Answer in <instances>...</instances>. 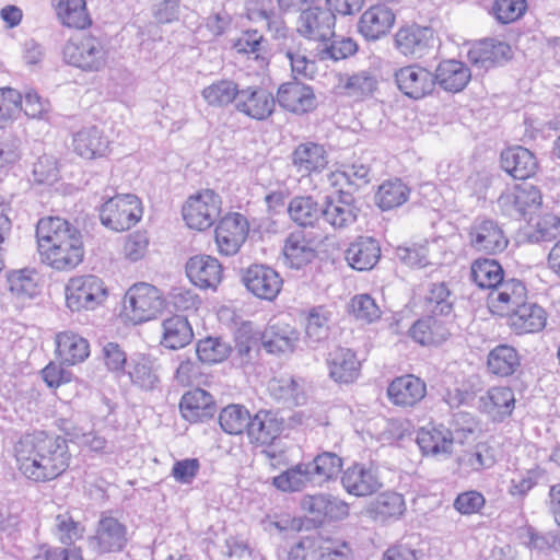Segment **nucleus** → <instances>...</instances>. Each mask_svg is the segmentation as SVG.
I'll use <instances>...</instances> for the list:
<instances>
[{"label":"nucleus","mask_w":560,"mask_h":560,"mask_svg":"<svg viewBox=\"0 0 560 560\" xmlns=\"http://www.w3.org/2000/svg\"><path fill=\"white\" fill-rule=\"evenodd\" d=\"M15 457L21 474L35 482L55 480L70 466L68 440L59 434L34 431L20 438Z\"/></svg>","instance_id":"1"},{"label":"nucleus","mask_w":560,"mask_h":560,"mask_svg":"<svg viewBox=\"0 0 560 560\" xmlns=\"http://www.w3.org/2000/svg\"><path fill=\"white\" fill-rule=\"evenodd\" d=\"M42 261L57 270L75 268L84 256L81 232L59 217L42 218L36 225Z\"/></svg>","instance_id":"2"},{"label":"nucleus","mask_w":560,"mask_h":560,"mask_svg":"<svg viewBox=\"0 0 560 560\" xmlns=\"http://www.w3.org/2000/svg\"><path fill=\"white\" fill-rule=\"evenodd\" d=\"M342 458L332 452H322L312 462L299 463L273 477L272 485L284 492L301 491L307 486H322L340 474Z\"/></svg>","instance_id":"3"},{"label":"nucleus","mask_w":560,"mask_h":560,"mask_svg":"<svg viewBox=\"0 0 560 560\" xmlns=\"http://www.w3.org/2000/svg\"><path fill=\"white\" fill-rule=\"evenodd\" d=\"M66 304L71 312L93 311L108 295L104 281L95 275L75 276L65 288Z\"/></svg>","instance_id":"4"},{"label":"nucleus","mask_w":560,"mask_h":560,"mask_svg":"<svg viewBox=\"0 0 560 560\" xmlns=\"http://www.w3.org/2000/svg\"><path fill=\"white\" fill-rule=\"evenodd\" d=\"M141 215V201L132 194L110 197L100 208L102 224L116 232H122L135 226Z\"/></svg>","instance_id":"5"},{"label":"nucleus","mask_w":560,"mask_h":560,"mask_svg":"<svg viewBox=\"0 0 560 560\" xmlns=\"http://www.w3.org/2000/svg\"><path fill=\"white\" fill-rule=\"evenodd\" d=\"M439 38L431 26L417 23L400 26L394 35L395 49L406 58L422 59L433 52Z\"/></svg>","instance_id":"6"},{"label":"nucleus","mask_w":560,"mask_h":560,"mask_svg":"<svg viewBox=\"0 0 560 560\" xmlns=\"http://www.w3.org/2000/svg\"><path fill=\"white\" fill-rule=\"evenodd\" d=\"M124 307L135 324H141L153 319L162 311L164 299L154 285L139 282L126 292Z\"/></svg>","instance_id":"7"},{"label":"nucleus","mask_w":560,"mask_h":560,"mask_svg":"<svg viewBox=\"0 0 560 560\" xmlns=\"http://www.w3.org/2000/svg\"><path fill=\"white\" fill-rule=\"evenodd\" d=\"M63 60L83 71H100L106 65V50L102 42L93 36L69 40L62 48Z\"/></svg>","instance_id":"8"},{"label":"nucleus","mask_w":560,"mask_h":560,"mask_svg":"<svg viewBox=\"0 0 560 560\" xmlns=\"http://www.w3.org/2000/svg\"><path fill=\"white\" fill-rule=\"evenodd\" d=\"M221 212V197L211 189L191 196L183 207V218L190 229L203 231L211 228Z\"/></svg>","instance_id":"9"},{"label":"nucleus","mask_w":560,"mask_h":560,"mask_svg":"<svg viewBox=\"0 0 560 560\" xmlns=\"http://www.w3.org/2000/svg\"><path fill=\"white\" fill-rule=\"evenodd\" d=\"M469 245L476 252L497 255L504 252L509 237L503 226L490 218H477L468 230Z\"/></svg>","instance_id":"10"},{"label":"nucleus","mask_w":560,"mask_h":560,"mask_svg":"<svg viewBox=\"0 0 560 560\" xmlns=\"http://www.w3.org/2000/svg\"><path fill=\"white\" fill-rule=\"evenodd\" d=\"M541 203L540 190L529 183L516 185L514 190L502 192L498 198V206L502 213L518 220L537 211Z\"/></svg>","instance_id":"11"},{"label":"nucleus","mask_w":560,"mask_h":560,"mask_svg":"<svg viewBox=\"0 0 560 560\" xmlns=\"http://www.w3.org/2000/svg\"><path fill=\"white\" fill-rule=\"evenodd\" d=\"M335 25L336 15L331 10L313 5L301 10L296 32L306 39L326 43L335 36Z\"/></svg>","instance_id":"12"},{"label":"nucleus","mask_w":560,"mask_h":560,"mask_svg":"<svg viewBox=\"0 0 560 560\" xmlns=\"http://www.w3.org/2000/svg\"><path fill=\"white\" fill-rule=\"evenodd\" d=\"M359 212L354 196L340 189L325 197L322 219L335 230H346L357 222Z\"/></svg>","instance_id":"13"},{"label":"nucleus","mask_w":560,"mask_h":560,"mask_svg":"<svg viewBox=\"0 0 560 560\" xmlns=\"http://www.w3.org/2000/svg\"><path fill=\"white\" fill-rule=\"evenodd\" d=\"M248 221L238 213H228L224 215L215 229V243L219 252L225 256L235 255L248 235Z\"/></svg>","instance_id":"14"},{"label":"nucleus","mask_w":560,"mask_h":560,"mask_svg":"<svg viewBox=\"0 0 560 560\" xmlns=\"http://www.w3.org/2000/svg\"><path fill=\"white\" fill-rule=\"evenodd\" d=\"M341 485L349 494L355 497L373 494L383 486L378 468L373 463H353L342 471Z\"/></svg>","instance_id":"15"},{"label":"nucleus","mask_w":560,"mask_h":560,"mask_svg":"<svg viewBox=\"0 0 560 560\" xmlns=\"http://www.w3.org/2000/svg\"><path fill=\"white\" fill-rule=\"evenodd\" d=\"M242 282L255 296L272 301L281 291L282 278L270 266L254 264L242 271Z\"/></svg>","instance_id":"16"},{"label":"nucleus","mask_w":560,"mask_h":560,"mask_svg":"<svg viewBox=\"0 0 560 560\" xmlns=\"http://www.w3.org/2000/svg\"><path fill=\"white\" fill-rule=\"evenodd\" d=\"M527 300L525 283L516 278H505L503 282L487 296L490 311L497 315H509L513 310Z\"/></svg>","instance_id":"17"},{"label":"nucleus","mask_w":560,"mask_h":560,"mask_svg":"<svg viewBox=\"0 0 560 560\" xmlns=\"http://www.w3.org/2000/svg\"><path fill=\"white\" fill-rule=\"evenodd\" d=\"M513 56L511 46L503 40L485 38L471 45L467 52L469 62L482 70H489L508 62Z\"/></svg>","instance_id":"18"},{"label":"nucleus","mask_w":560,"mask_h":560,"mask_svg":"<svg viewBox=\"0 0 560 560\" xmlns=\"http://www.w3.org/2000/svg\"><path fill=\"white\" fill-rule=\"evenodd\" d=\"M394 78L399 91L412 100L425 97L435 88L433 72L418 65L398 69Z\"/></svg>","instance_id":"19"},{"label":"nucleus","mask_w":560,"mask_h":560,"mask_svg":"<svg viewBox=\"0 0 560 560\" xmlns=\"http://www.w3.org/2000/svg\"><path fill=\"white\" fill-rule=\"evenodd\" d=\"M127 526L113 516L102 515L90 545L100 553L119 552L127 545Z\"/></svg>","instance_id":"20"},{"label":"nucleus","mask_w":560,"mask_h":560,"mask_svg":"<svg viewBox=\"0 0 560 560\" xmlns=\"http://www.w3.org/2000/svg\"><path fill=\"white\" fill-rule=\"evenodd\" d=\"M277 102L285 110L303 115L317 107V100L312 86L299 80L282 83L277 92Z\"/></svg>","instance_id":"21"},{"label":"nucleus","mask_w":560,"mask_h":560,"mask_svg":"<svg viewBox=\"0 0 560 560\" xmlns=\"http://www.w3.org/2000/svg\"><path fill=\"white\" fill-rule=\"evenodd\" d=\"M284 420L277 411L260 409L250 417L246 434L250 444L269 446L279 438Z\"/></svg>","instance_id":"22"},{"label":"nucleus","mask_w":560,"mask_h":560,"mask_svg":"<svg viewBox=\"0 0 560 560\" xmlns=\"http://www.w3.org/2000/svg\"><path fill=\"white\" fill-rule=\"evenodd\" d=\"M276 100L271 93L259 86L240 89L235 109L256 120H265L275 110Z\"/></svg>","instance_id":"23"},{"label":"nucleus","mask_w":560,"mask_h":560,"mask_svg":"<svg viewBox=\"0 0 560 560\" xmlns=\"http://www.w3.org/2000/svg\"><path fill=\"white\" fill-rule=\"evenodd\" d=\"M396 21L394 11L385 4H375L364 11L358 22L359 33L369 42L386 36Z\"/></svg>","instance_id":"24"},{"label":"nucleus","mask_w":560,"mask_h":560,"mask_svg":"<svg viewBox=\"0 0 560 560\" xmlns=\"http://www.w3.org/2000/svg\"><path fill=\"white\" fill-rule=\"evenodd\" d=\"M217 410L213 396L199 387L185 393L179 401L180 415L190 423L206 422L214 417Z\"/></svg>","instance_id":"25"},{"label":"nucleus","mask_w":560,"mask_h":560,"mask_svg":"<svg viewBox=\"0 0 560 560\" xmlns=\"http://www.w3.org/2000/svg\"><path fill=\"white\" fill-rule=\"evenodd\" d=\"M189 280L200 289H215L222 280L223 268L220 261L209 255H196L185 266Z\"/></svg>","instance_id":"26"},{"label":"nucleus","mask_w":560,"mask_h":560,"mask_svg":"<svg viewBox=\"0 0 560 560\" xmlns=\"http://www.w3.org/2000/svg\"><path fill=\"white\" fill-rule=\"evenodd\" d=\"M515 408V396L511 387L494 386L479 398V410L493 422H503Z\"/></svg>","instance_id":"27"},{"label":"nucleus","mask_w":560,"mask_h":560,"mask_svg":"<svg viewBox=\"0 0 560 560\" xmlns=\"http://www.w3.org/2000/svg\"><path fill=\"white\" fill-rule=\"evenodd\" d=\"M246 16L254 23L264 22L266 30L276 40L287 37L290 28L282 16L277 12L273 0H248Z\"/></svg>","instance_id":"28"},{"label":"nucleus","mask_w":560,"mask_h":560,"mask_svg":"<svg viewBox=\"0 0 560 560\" xmlns=\"http://www.w3.org/2000/svg\"><path fill=\"white\" fill-rule=\"evenodd\" d=\"M261 335L262 347L271 354L293 352L300 336L294 327L280 319H271Z\"/></svg>","instance_id":"29"},{"label":"nucleus","mask_w":560,"mask_h":560,"mask_svg":"<svg viewBox=\"0 0 560 560\" xmlns=\"http://www.w3.org/2000/svg\"><path fill=\"white\" fill-rule=\"evenodd\" d=\"M326 362L329 376L336 383H353L360 374L361 362L357 358V353L350 348L336 347L328 353Z\"/></svg>","instance_id":"30"},{"label":"nucleus","mask_w":560,"mask_h":560,"mask_svg":"<svg viewBox=\"0 0 560 560\" xmlns=\"http://www.w3.org/2000/svg\"><path fill=\"white\" fill-rule=\"evenodd\" d=\"M425 394V383L412 374L396 377L387 388L389 400L401 407H413L424 398Z\"/></svg>","instance_id":"31"},{"label":"nucleus","mask_w":560,"mask_h":560,"mask_svg":"<svg viewBox=\"0 0 560 560\" xmlns=\"http://www.w3.org/2000/svg\"><path fill=\"white\" fill-rule=\"evenodd\" d=\"M345 258L354 270H371L381 258L380 243L371 236H359L349 244L345 252Z\"/></svg>","instance_id":"32"},{"label":"nucleus","mask_w":560,"mask_h":560,"mask_svg":"<svg viewBox=\"0 0 560 560\" xmlns=\"http://www.w3.org/2000/svg\"><path fill=\"white\" fill-rule=\"evenodd\" d=\"M433 77L435 85L450 93H459L471 80V71L463 61L446 59L439 62Z\"/></svg>","instance_id":"33"},{"label":"nucleus","mask_w":560,"mask_h":560,"mask_svg":"<svg viewBox=\"0 0 560 560\" xmlns=\"http://www.w3.org/2000/svg\"><path fill=\"white\" fill-rule=\"evenodd\" d=\"M501 166L513 178L525 180L536 174L538 161L528 149L516 145L502 151Z\"/></svg>","instance_id":"34"},{"label":"nucleus","mask_w":560,"mask_h":560,"mask_svg":"<svg viewBox=\"0 0 560 560\" xmlns=\"http://www.w3.org/2000/svg\"><path fill=\"white\" fill-rule=\"evenodd\" d=\"M508 316L510 327L517 335L538 332L544 329L547 322L545 310L527 300Z\"/></svg>","instance_id":"35"},{"label":"nucleus","mask_w":560,"mask_h":560,"mask_svg":"<svg viewBox=\"0 0 560 560\" xmlns=\"http://www.w3.org/2000/svg\"><path fill=\"white\" fill-rule=\"evenodd\" d=\"M279 50L284 54L285 58L290 61L293 80L299 78H312L315 72V61L306 56V49L302 47V43L291 32L287 37L279 40Z\"/></svg>","instance_id":"36"},{"label":"nucleus","mask_w":560,"mask_h":560,"mask_svg":"<svg viewBox=\"0 0 560 560\" xmlns=\"http://www.w3.org/2000/svg\"><path fill=\"white\" fill-rule=\"evenodd\" d=\"M522 358L518 351L506 343L491 349L487 355V370L498 377H510L521 372Z\"/></svg>","instance_id":"37"},{"label":"nucleus","mask_w":560,"mask_h":560,"mask_svg":"<svg viewBox=\"0 0 560 560\" xmlns=\"http://www.w3.org/2000/svg\"><path fill=\"white\" fill-rule=\"evenodd\" d=\"M56 353L62 364L74 365L90 355V345L85 338L73 331H61L56 335Z\"/></svg>","instance_id":"38"},{"label":"nucleus","mask_w":560,"mask_h":560,"mask_svg":"<svg viewBox=\"0 0 560 560\" xmlns=\"http://www.w3.org/2000/svg\"><path fill=\"white\" fill-rule=\"evenodd\" d=\"M292 163L303 175L320 172L328 164L327 152L324 145L316 142L300 143L292 152Z\"/></svg>","instance_id":"39"},{"label":"nucleus","mask_w":560,"mask_h":560,"mask_svg":"<svg viewBox=\"0 0 560 560\" xmlns=\"http://www.w3.org/2000/svg\"><path fill=\"white\" fill-rule=\"evenodd\" d=\"M331 312L323 305L308 310L305 324L304 342L308 348L317 349L330 335Z\"/></svg>","instance_id":"40"},{"label":"nucleus","mask_w":560,"mask_h":560,"mask_svg":"<svg viewBox=\"0 0 560 560\" xmlns=\"http://www.w3.org/2000/svg\"><path fill=\"white\" fill-rule=\"evenodd\" d=\"M108 140L96 126L83 127L73 135L72 145L74 152L83 159L93 160L104 155L108 148Z\"/></svg>","instance_id":"41"},{"label":"nucleus","mask_w":560,"mask_h":560,"mask_svg":"<svg viewBox=\"0 0 560 560\" xmlns=\"http://www.w3.org/2000/svg\"><path fill=\"white\" fill-rule=\"evenodd\" d=\"M409 336L422 346H431L445 341L450 337V331L444 320L429 314L412 324Z\"/></svg>","instance_id":"42"},{"label":"nucleus","mask_w":560,"mask_h":560,"mask_svg":"<svg viewBox=\"0 0 560 560\" xmlns=\"http://www.w3.org/2000/svg\"><path fill=\"white\" fill-rule=\"evenodd\" d=\"M283 255L290 268L301 269L316 258L317 252L302 231H295L285 238Z\"/></svg>","instance_id":"43"},{"label":"nucleus","mask_w":560,"mask_h":560,"mask_svg":"<svg viewBox=\"0 0 560 560\" xmlns=\"http://www.w3.org/2000/svg\"><path fill=\"white\" fill-rule=\"evenodd\" d=\"M194 339L192 327L182 315L171 316L162 322L161 346L170 350L185 348Z\"/></svg>","instance_id":"44"},{"label":"nucleus","mask_w":560,"mask_h":560,"mask_svg":"<svg viewBox=\"0 0 560 560\" xmlns=\"http://www.w3.org/2000/svg\"><path fill=\"white\" fill-rule=\"evenodd\" d=\"M455 438L444 425L422 428L417 433V444L423 455L451 454Z\"/></svg>","instance_id":"45"},{"label":"nucleus","mask_w":560,"mask_h":560,"mask_svg":"<svg viewBox=\"0 0 560 560\" xmlns=\"http://www.w3.org/2000/svg\"><path fill=\"white\" fill-rule=\"evenodd\" d=\"M292 222L301 228H315L323 217V203L312 196H295L288 207Z\"/></svg>","instance_id":"46"},{"label":"nucleus","mask_w":560,"mask_h":560,"mask_svg":"<svg viewBox=\"0 0 560 560\" xmlns=\"http://www.w3.org/2000/svg\"><path fill=\"white\" fill-rule=\"evenodd\" d=\"M352 558L350 544L342 540L322 550H307L303 542H298L288 552L287 560H352Z\"/></svg>","instance_id":"47"},{"label":"nucleus","mask_w":560,"mask_h":560,"mask_svg":"<svg viewBox=\"0 0 560 560\" xmlns=\"http://www.w3.org/2000/svg\"><path fill=\"white\" fill-rule=\"evenodd\" d=\"M405 511L406 503L404 497L393 491L380 493L368 508L370 517L380 523L397 520Z\"/></svg>","instance_id":"48"},{"label":"nucleus","mask_w":560,"mask_h":560,"mask_svg":"<svg viewBox=\"0 0 560 560\" xmlns=\"http://www.w3.org/2000/svg\"><path fill=\"white\" fill-rule=\"evenodd\" d=\"M235 351L241 365L252 363L262 346V335L250 322H243L234 334Z\"/></svg>","instance_id":"49"},{"label":"nucleus","mask_w":560,"mask_h":560,"mask_svg":"<svg viewBox=\"0 0 560 560\" xmlns=\"http://www.w3.org/2000/svg\"><path fill=\"white\" fill-rule=\"evenodd\" d=\"M550 476L546 468L536 465L521 470L510 480L508 492L517 500H524L530 490L538 486H548Z\"/></svg>","instance_id":"50"},{"label":"nucleus","mask_w":560,"mask_h":560,"mask_svg":"<svg viewBox=\"0 0 560 560\" xmlns=\"http://www.w3.org/2000/svg\"><path fill=\"white\" fill-rule=\"evenodd\" d=\"M470 278L478 288L490 292L503 282L505 273L498 260L478 258L471 264Z\"/></svg>","instance_id":"51"},{"label":"nucleus","mask_w":560,"mask_h":560,"mask_svg":"<svg viewBox=\"0 0 560 560\" xmlns=\"http://www.w3.org/2000/svg\"><path fill=\"white\" fill-rule=\"evenodd\" d=\"M156 360L150 355H138L129 363V376L133 385L143 390H153L160 383Z\"/></svg>","instance_id":"52"},{"label":"nucleus","mask_w":560,"mask_h":560,"mask_svg":"<svg viewBox=\"0 0 560 560\" xmlns=\"http://www.w3.org/2000/svg\"><path fill=\"white\" fill-rule=\"evenodd\" d=\"M409 196L410 188L400 178H392L378 186L374 200L381 210L388 211L402 206Z\"/></svg>","instance_id":"53"},{"label":"nucleus","mask_w":560,"mask_h":560,"mask_svg":"<svg viewBox=\"0 0 560 560\" xmlns=\"http://www.w3.org/2000/svg\"><path fill=\"white\" fill-rule=\"evenodd\" d=\"M52 2L63 25L84 28L91 24L85 0H52Z\"/></svg>","instance_id":"54"},{"label":"nucleus","mask_w":560,"mask_h":560,"mask_svg":"<svg viewBox=\"0 0 560 560\" xmlns=\"http://www.w3.org/2000/svg\"><path fill=\"white\" fill-rule=\"evenodd\" d=\"M425 311L436 316H448L454 308V296L445 282L432 283L424 299Z\"/></svg>","instance_id":"55"},{"label":"nucleus","mask_w":560,"mask_h":560,"mask_svg":"<svg viewBox=\"0 0 560 560\" xmlns=\"http://www.w3.org/2000/svg\"><path fill=\"white\" fill-rule=\"evenodd\" d=\"M238 91V84L234 81L218 80L206 86L201 91V95L209 106L224 107L231 103H236Z\"/></svg>","instance_id":"56"},{"label":"nucleus","mask_w":560,"mask_h":560,"mask_svg":"<svg viewBox=\"0 0 560 560\" xmlns=\"http://www.w3.org/2000/svg\"><path fill=\"white\" fill-rule=\"evenodd\" d=\"M250 417L243 405L231 404L220 411L219 424L225 433L237 435L246 432Z\"/></svg>","instance_id":"57"},{"label":"nucleus","mask_w":560,"mask_h":560,"mask_svg":"<svg viewBox=\"0 0 560 560\" xmlns=\"http://www.w3.org/2000/svg\"><path fill=\"white\" fill-rule=\"evenodd\" d=\"M232 352L231 345L221 337H207L197 342L196 354L202 363L214 364L224 361Z\"/></svg>","instance_id":"58"},{"label":"nucleus","mask_w":560,"mask_h":560,"mask_svg":"<svg viewBox=\"0 0 560 560\" xmlns=\"http://www.w3.org/2000/svg\"><path fill=\"white\" fill-rule=\"evenodd\" d=\"M317 49V57L322 61H339L353 56L358 51V44L351 37L334 36L329 42L322 43Z\"/></svg>","instance_id":"59"},{"label":"nucleus","mask_w":560,"mask_h":560,"mask_svg":"<svg viewBox=\"0 0 560 560\" xmlns=\"http://www.w3.org/2000/svg\"><path fill=\"white\" fill-rule=\"evenodd\" d=\"M66 434L70 438L71 442L78 444L80 447L88 448L97 454L110 453V451H108V441L97 431H85L81 427H72L67 429Z\"/></svg>","instance_id":"60"},{"label":"nucleus","mask_w":560,"mask_h":560,"mask_svg":"<svg viewBox=\"0 0 560 560\" xmlns=\"http://www.w3.org/2000/svg\"><path fill=\"white\" fill-rule=\"evenodd\" d=\"M84 530V526L75 521L69 512L60 513L55 517L56 536L65 546H72L81 539Z\"/></svg>","instance_id":"61"},{"label":"nucleus","mask_w":560,"mask_h":560,"mask_svg":"<svg viewBox=\"0 0 560 560\" xmlns=\"http://www.w3.org/2000/svg\"><path fill=\"white\" fill-rule=\"evenodd\" d=\"M268 42L257 30L248 28L242 32L241 36L233 43V48L243 55H254L258 60L261 54L267 52Z\"/></svg>","instance_id":"62"},{"label":"nucleus","mask_w":560,"mask_h":560,"mask_svg":"<svg viewBox=\"0 0 560 560\" xmlns=\"http://www.w3.org/2000/svg\"><path fill=\"white\" fill-rule=\"evenodd\" d=\"M22 94L12 88L0 89V128L16 119L22 110Z\"/></svg>","instance_id":"63"},{"label":"nucleus","mask_w":560,"mask_h":560,"mask_svg":"<svg viewBox=\"0 0 560 560\" xmlns=\"http://www.w3.org/2000/svg\"><path fill=\"white\" fill-rule=\"evenodd\" d=\"M526 9V0H494L491 14L499 23L510 24L521 19Z\"/></svg>","instance_id":"64"}]
</instances>
